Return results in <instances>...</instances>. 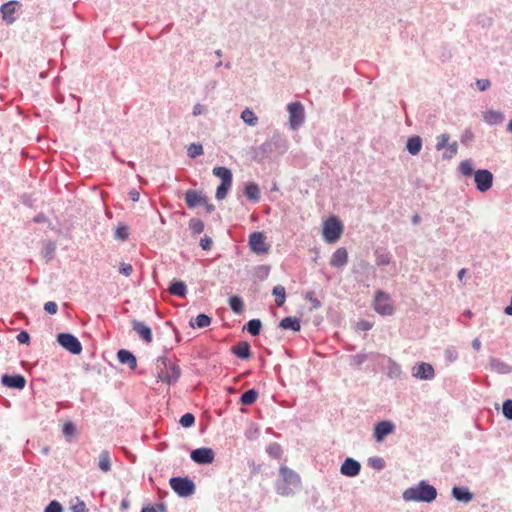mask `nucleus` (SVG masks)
<instances>
[{"mask_svg": "<svg viewBox=\"0 0 512 512\" xmlns=\"http://www.w3.org/2000/svg\"><path fill=\"white\" fill-rule=\"evenodd\" d=\"M280 479L275 484L276 492L281 496H290L301 487V478L294 470L282 466L279 469Z\"/></svg>", "mask_w": 512, "mask_h": 512, "instance_id": "f257e3e1", "label": "nucleus"}, {"mask_svg": "<svg viewBox=\"0 0 512 512\" xmlns=\"http://www.w3.org/2000/svg\"><path fill=\"white\" fill-rule=\"evenodd\" d=\"M437 490L427 481L421 480L417 485L404 490L402 498L406 502H426L431 503L437 498Z\"/></svg>", "mask_w": 512, "mask_h": 512, "instance_id": "f03ea898", "label": "nucleus"}, {"mask_svg": "<svg viewBox=\"0 0 512 512\" xmlns=\"http://www.w3.org/2000/svg\"><path fill=\"white\" fill-rule=\"evenodd\" d=\"M288 150V140L279 132H274L273 135L263 142L257 149V155L261 158H267L272 153L284 154Z\"/></svg>", "mask_w": 512, "mask_h": 512, "instance_id": "7ed1b4c3", "label": "nucleus"}, {"mask_svg": "<svg viewBox=\"0 0 512 512\" xmlns=\"http://www.w3.org/2000/svg\"><path fill=\"white\" fill-rule=\"evenodd\" d=\"M343 232V225L336 217H330L323 224V238L325 242L333 244L337 242Z\"/></svg>", "mask_w": 512, "mask_h": 512, "instance_id": "20e7f679", "label": "nucleus"}, {"mask_svg": "<svg viewBox=\"0 0 512 512\" xmlns=\"http://www.w3.org/2000/svg\"><path fill=\"white\" fill-rule=\"evenodd\" d=\"M170 486L180 497H188L195 492V484L188 477H172Z\"/></svg>", "mask_w": 512, "mask_h": 512, "instance_id": "39448f33", "label": "nucleus"}, {"mask_svg": "<svg viewBox=\"0 0 512 512\" xmlns=\"http://www.w3.org/2000/svg\"><path fill=\"white\" fill-rule=\"evenodd\" d=\"M289 112V127L292 130H297L301 127L305 120V111L303 105L296 101L289 103L287 106Z\"/></svg>", "mask_w": 512, "mask_h": 512, "instance_id": "423d86ee", "label": "nucleus"}, {"mask_svg": "<svg viewBox=\"0 0 512 512\" xmlns=\"http://www.w3.org/2000/svg\"><path fill=\"white\" fill-rule=\"evenodd\" d=\"M57 342L64 349L74 355H78L82 352V344L79 339L71 333H59L57 335Z\"/></svg>", "mask_w": 512, "mask_h": 512, "instance_id": "0eeeda50", "label": "nucleus"}, {"mask_svg": "<svg viewBox=\"0 0 512 512\" xmlns=\"http://www.w3.org/2000/svg\"><path fill=\"white\" fill-rule=\"evenodd\" d=\"M374 309L383 316H390L394 313V307L391 303L390 296L384 291H377L374 300Z\"/></svg>", "mask_w": 512, "mask_h": 512, "instance_id": "6e6552de", "label": "nucleus"}, {"mask_svg": "<svg viewBox=\"0 0 512 512\" xmlns=\"http://www.w3.org/2000/svg\"><path fill=\"white\" fill-rule=\"evenodd\" d=\"M474 181L478 191L486 192L493 185V174L487 169H479L474 173Z\"/></svg>", "mask_w": 512, "mask_h": 512, "instance_id": "1a4fd4ad", "label": "nucleus"}, {"mask_svg": "<svg viewBox=\"0 0 512 512\" xmlns=\"http://www.w3.org/2000/svg\"><path fill=\"white\" fill-rule=\"evenodd\" d=\"M190 457L195 463L206 465L211 464L214 461L215 453L211 448L201 447L192 450Z\"/></svg>", "mask_w": 512, "mask_h": 512, "instance_id": "9d476101", "label": "nucleus"}, {"mask_svg": "<svg viewBox=\"0 0 512 512\" xmlns=\"http://www.w3.org/2000/svg\"><path fill=\"white\" fill-rule=\"evenodd\" d=\"M266 238L262 232H253L249 236V246L257 254H264L268 251Z\"/></svg>", "mask_w": 512, "mask_h": 512, "instance_id": "9b49d317", "label": "nucleus"}, {"mask_svg": "<svg viewBox=\"0 0 512 512\" xmlns=\"http://www.w3.org/2000/svg\"><path fill=\"white\" fill-rule=\"evenodd\" d=\"M412 375L420 380H432L435 377V371L430 363L421 362L413 367Z\"/></svg>", "mask_w": 512, "mask_h": 512, "instance_id": "f8f14e48", "label": "nucleus"}, {"mask_svg": "<svg viewBox=\"0 0 512 512\" xmlns=\"http://www.w3.org/2000/svg\"><path fill=\"white\" fill-rule=\"evenodd\" d=\"M360 471V462L351 457H347L340 467V473L347 477H356L359 475Z\"/></svg>", "mask_w": 512, "mask_h": 512, "instance_id": "ddd939ff", "label": "nucleus"}, {"mask_svg": "<svg viewBox=\"0 0 512 512\" xmlns=\"http://www.w3.org/2000/svg\"><path fill=\"white\" fill-rule=\"evenodd\" d=\"M394 429L395 425L392 422L386 420L380 421L374 427L373 436L377 442H382Z\"/></svg>", "mask_w": 512, "mask_h": 512, "instance_id": "4468645a", "label": "nucleus"}, {"mask_svg": "<svg viewBox=\"0 0 512 512\" xmlns=\"http://www.w3.org/2000/svg\"><path fill=\"white\" fill-rule=\"evenodd\" d=\"M167 368H168L167 372L160 373L158 375V378L160 381H162L164 383L173 385L179 380V378L181 376V369H180L179 365H177L176 363L170 364Z\"/></svg>", "mask_w": 512, "mask_h": 512, "instance_id": "2eb2a0df", "label": "nucleus"}, {"mask_svg": "<svg viewBox=\"0 0 512 512\" xmlns=\"http://www.w3.org/2000/svg\"><path fill=\"white\" fill-rule=\"evenodd\" d=\"M1 383L8 388L23 389L26 385V379L20 374H4Z\"/></svg>", "mask_w": 512, "mask_h": 512, "instance_id": "dca6fc26", "label": "nucleus"}, {"mask_svg": "<svg viewBox=\"0 0 512 512\" xmlns=\"http://www.w3.org/2000/svg\"><path fill=\"white\" fill-rule=\"evenodd\" d=\"M132 329L141 337L145 342H152L153 336L149 326L139 320L131 321Z\"/></svg>", "mask_w": 512, "mask_h": 512, "instance_id": "f3484780", "label": "nucleus"}, {"mask_svg": "<svg viewBox=\"0 0 512 512\" xmlns=\"http://www.w3.org/2000/svg\"><path fill=\"white\" fill-rule=\"evenodd\" d=\"M185 202L189 208H195L198 205L206 204V197L200 191L190 189L185 193Z\"/></svg>", "mask_w": 512, "mask_h": 512, "instance_id": "a211bd4d", "label": "nucleus"}, {"mask_svg": "<svg viewBox=\"0 0 512 512\" xmlns=\"http://www.w3.org/2000/svg\"><path fill=\"white\" fill-rule=\"evenodd\" d=\"M489 369L497 374L505 375L510 374L512 372V366L505 363L504 361L490 357L489 359Z\"/></svg>", "mask_w": 512, "mask_h": 512, "instance_id": "6ab92c4d", "label": "nucleus"}, {"mask_svg": "<svg viewBox=\"0 0 512 512\" xmlns=\"http://www.w3.org/2000/svg\"><path fill=\"white\" fill-rule=\"evenodd\" d=\"M231 352L237 358L242 360L249 359L252 356L251 346L247 341H240L231 348Z\"/></svg>", "mask_w": 512, "mask_h": 512, "instance_id": "aec40b11", "label": "nucleus"}, {"mask_svg": "<svg viewBox=\"0 0 512 512\" xmlns=\"http://www.w3.org/2000/svg\"><path fill=\"white\" fill-rule=\"evenodd\" d=\"M17 5H18L17 1H9L7 3H4L1 6L0 12L2 13L3 20L7 24H12L16 20L14 14H15Z\"/></svg>", "mask_w": 512, "mask_h": 512, "instance_id": "412c9836", "label": "nucleus"}, {"mask_svg": "<svg viewBox=\"0 0 512 512\" xmlns=\"http://www.w3.org/2000/svg\"><path fill=\"white\" fill-rule=\"evenodd\" d=\"M348 262V253L344 247L338 248L330 259V265L335 268H342Z\"/></svg>", "mask_w": 512, "mask_h": 512, "instance_id": "4be33fe9", "label": "nucleus"}, {"mask_svg": "<svg viewBox=\"0 0 512 512\" xmlns=\"http://www.w3.org/2000/svg\"><path fill=\"white\" fill-rule=\"evenodd\" d=\"M451 494L455 500L462 503H469L473 499V493L467 487L454 486Z\"/></svg>", "mask_w": 512, "mask_h": 512, "instance_id": "5701e85b", "label": "nucleus"}, {"mask_svg": "<svg viewBox=\"0 0 512 512\" xmlns=\"http://www.w3.org/2000/svg\"><path fill=\"white\" fill-rule=\"evenodd\" d=\"M117 359L121 364L128 365V367L131 370H134L137 367V359H136L135 355L132 352H130L129 350L120 349L117 352Z\"/></svg>", "mask_w": 512, "mask_h": 512, "instance_id": "b1692460", "label": "nucleus"}, {"mask_svg": "<svg viewBox=\"0 0 512 512\" xmlns=\"http://www.w3.org/2000/svg\"><path fill=\"white\" fill-rule=\"evenodd\" d=\"M243 193L245 197L253 203L258 202L261 197L259 186L255 182H248L245 184Z\"/></svg>", "mask_w": 512, "mask_h": 512, "instance_id": "393cba45", "label": "nucleus"}, {"mask_svg": "<svg viewBox=\"0 0 512 512\" xmlns=\"http://www.w3.org/2000/svg\"><path fill=\"white\" fill-rule=\"evenodd\" d=\"M168 291L174 296L183 298L187 294V286L183 281L173 279L169 284Z\"/></svg>", "mask_w": 512, "mask_h": 512, "instance_id": "a878e982", "label": "nucleus"}, {"mask_svg": "<svg viewBox=\"0 0 512 512\" xmlns=\"http://www.w3.org/2000/svg\"><path fill=\"white\" fill-rule=\"evenodd\" d=\"M279 327L282 329L292 330L298 332L301 329V321L297 317L288 316L279 322Z\"/></svg>", "mask_w": 512, "mask_h": 512, "instance_id": "bb28decb", "label": "nucleus"}, {"mask_svg": "<svg viewBox=\"0 0 512 512\" xmlns=\"http://www.w3.org/2000/svg\"><path fill=\"white\" fill-rule=\"evenodd\" d=\"M212 173L214 176L218 177L221 180L220 183L232 184V181H233L232 172L227 167H223V166L214 167Z\"/></svg>", "mask_w": 512, "mask_h": 512, "instance_id": "cd10ccee", "label": "nucleus"}, {"mask_svg": "<svg viewBox=\"0 0 512 512\" xmlns=\"http://www.w3.org/2000/svg\"><path fill=\"white\" fill-rule=\"evenodd\" d=\"M386 374L390 379H398L402 375L401 366L392 358H387Z\"/></svg>", "mask_w": 512, "mask_h": 512, "instance_id": "c85d7f7f", "label": "nucleus"}, {"mask_svg": "<svg viewBox=\"0 0 512 512\" xmlns=\"http://www.w3.org/2000/svg\"><path fill=\"white\" fill-rule=\"evenodd\" d=\"M483 119L488 125L492 126L501 124L504 120V115L499 111L490 109L484 113Z\"/></svg>", "mask_w": 512, "mask_h": 512, "instance_id": "c756f323", "label": "nucleus"}, {"mask_svg": "<svg viewBox=\"0 0 512 512\" xmlns=\"http://www.w3.org/2000/svg\"><path fill=\"white\" fill-rule=\"evenodd\" d=\"M422 148V139L419 136L409 137L406 143V149L411 155H417Z\"/></svg>", "mask_w": 512, "mask_h": 512, "instance_id": "7c9ffc66", "label": "nucleus"}, {"mask_svg": "<svg viewBox=\"0 0 512 512\" xmlns=\"http://www.w3.org/2000/svg\"><path fill=\"white\" fill-rule=\"evenodd\" d=\"M98 467L101 471L107 473L111 470V457L107 450H103L99 454Z\"/></svg>", "mask_w": 512, "mask_h": 512, "instance_id": "2f4dec72", "label": "nucleus"}, {"mask_svg": "<svg viewBox=\"0 0 512 512\" xmlns=\"http://www.w3.org/2000/svg\"><path fill=\"white\" fill-rule=\"evenodd\" d=\"M212 318L204 313L198 314L190 321V325L196 328H205L211 324Z\"/></svg>", "mask_w": 512, "mask_h": 512, "instance_id": "473e14b6", "label": "nucleus"}, {"mask_svg": "<svg viewBox=\"0 0 512 512\" xmlns=\"http://www.w3.org/2000/svg\"><path fill=\"white\" fill-rule=\"evenodd\" d=\"M258 397V391L254 388L248 389L245 392L242 393L240 397V402L243 405H252L255 403Z\"/></svg>", "mask_w": 512, "mask_h": 512, "instance_id": "72a5a7b5", "label": "nucleus"}, {"mask_svg": "<svg viewBox=\"0 0 512 512\" xmlns=\"http://www.w3.org/2000/svg\"><path fill=\"white\" fill-rule=\"evenodd\" d=\"M261 328H262V322L260 321V319H251L244 326V329L248 333H250L252 336L259 335Z\"/></svg>", "mask_w": 512, "mask_h": 512, "instance_id": "f704fd0d", "label": "nucleus"}, {"mask_svg": "<svg viewBox=\"0 0 512 512\" xmlns=\"http://www.w3.org/2000/svg\"><path fill=\"white\" fill-rule=\"evenodd\" d=\"M272 294L276 297L275 303L278 307H282L286 300V291L284 286L277 285L273 288Z\"/></svg>", "mask_w": 512, "mask_h": 512, "instance_id": "c9c22d12", "label": "nucleus"}, {"mask_svg": "<svg viewBox=\"0 0 512 512\" xmlns=\"http://www.w3.org/2000/svg\"><path fill=\"white\" fill-rule=\"evenodd\" d=\"M241 119L249 126H255L258 123V117L249 108L244 109L241 112Z\"/></svg>", "mask_w": 512, "mask_h": 512, "instance_id": "e433bc0d", "label": "nucleus"}, {"mask_svg": "<svg viewBox=\"0 0 512 512\" xmlns=\"http://www.w3.org/2000/svg\"><path fill=\"white\" fill-rule=\"evenodd\" d=\"M228 303H229L231 310L234 313L240 314L243 311L244 303H243V300L239 296L234 295V296L229 297Z\"/></svg>", "mask_w": 512, "mask_h": 512, "instance_id": "4c0bfd02", "label": "nucleus"}, {"mask_svg": "<svg viewBox=\"0 0 512 512\" xmlns=\"http://www.w3.org/2000/svg\"><path fill=\"white\" fill-rule=\"evenodd\" d=\"M188 225L192 235H198L204 231V223L199 218H191Z\"/></svg>", "mask_w": 512, "mask_h": 512, "instance_id": "58836bf2", "label": "nucleus"}, {"mask_svg": "<svg viewBox=\"0 0 512 512\" xmlns=\"http://www.w3.org/2000/svg\"><path fill=\"white\" fill-rule=\"evenodd\" d=\"M266 452L270 457H272L274 459H279V458H281L283 451H282L280 444L273 442L267 446Z\"/></svg>", "mask_w": 512, "mask_h": 512, "instance_id": "ea45409f", "label": "nucleus"}, {"mask_svg": "<svg viewBox=\"0 0 512 512\" xmlns=\"http://www.w3.org/2000/svg\"><path fill=\"white\" fill-rule=\"evenodd\" d=\"M392 255L389 252L376 251V264L378 266H386L390 264Z\"/></svg>", "mask_w": 512, "mask_h": 512, "instance_id": "a19ab883", "label": "nucleus"}, {"mask_svg": "<svg viewBox=\"0 0 512 512\" xmlns=\"http://www.w3.org/2000/svg\"><path fill=\"white\" fill-rule=\"evenodd\" d=\"M187 154L190 158H196L203 154V147L200 143H192L187 148Z\"/></svg>", "mask_w": 512, "mask_h": 512, "instance_id": "79ce46f5", "label": "nucleus"}, {"mask_svg": "<svg viewBox=\"0 0 512 512\" xmlns=\"http://www.w3.org/2000/svg\"><path fill=\"white\" fill-rule=\"evenodd\" d=\"M231 186L232 184L220 183L216 189L215 198L217 200H223L226 198Z\"/></svg>", "mask_w": 512, "mask_h": 512, "instance_id": "37998d69", "label": "nucleus"}, {"mask_svg": "<svg viewBox=\"0 0 512 512\" xmlns=\"http://www.w3.org/2000/svg\"><path fill=\"white\" fill-rule=\"evenodd\" d=\"M385 460L382 458V457H370L368 459V465L373 468V469H376L378 471L382 470L385 468Z\"/></svg>", "mask_w": 512, "mask_h": 512, "instance_id": "c03bdc74", "label": "nucleus"}, {"mask_svg": "<svg viewBox=\"0 0 512 512\" xmlns=\"http://www.w3.org/2000/svg\"><path fill=\"white\" fill-rule=\"evenodd\" d=\"M195 423V416L192 413H185L181 416L179 424L184 428H189Z\"/></svg>", "mask_w": 512, "mask_h": 512, "instance_id": "a18cd8bd", "label": "nucleus"}, {"mask_svg": "<svg viewBox=\"0 0 512 512\" xmlns=\"http://www.w3.org/2000/svg\"><path fill=\"white\" fill-rule=\"evenodd\" d=\"M459 171L464 176H471L473 174V167L470 160H464L459 165Z\"/></svg>", "mask_w": 512, "mask_h": 512, "instance_id": "49530a36", "label": "nucleus"}, {"mask_svg": "<svg viewBox=\"0 0 512 512\" xmlns=\"http://www.w3.org/2000/svg\"><path fill=\"white\" fill-rule=\"evenodd\" d=\"M502 413L508 420H512V399H507L503 402Z\"/></svg>", "mask_w": 512, "mask_h": 512, "instance_id": "de8ad7c7", "label": "nucleus"}, {"mask_svg": "<svg viewBox=\"0 0 512 512\" xmlns=\"http://www.w3.org/2000/svg\"><path fill=\"white\" fill-rule=\"evenodd\" d=\"M449 138L450 136L447 133L437 136L436 150L440 151L447 147Z\"/></svg>", "mask_w": 512, "mask_h": 512, "instance_id": "09e8293b", "label": "nucleus"}, {"mask_svg": "<svg viewBox=\"0 0 512 512\" xmlns=\"http://www.w3.org/2000/svg\"><path fill=\"white\" fill-rule=\"evenodd\" d=\"M129 236L128 228L125 225L118 226L115 230V238L125 241Z\"/></svg>", "mask_w": 512, "mask_h": 512, "instance_id": "8fccbe9b", "label": "nucleus"}, {"mask_svg": "<svg viewBox=\"0 0 512 512\" xmlns=\"http://www.w3.org/2000/svg\"><path fill=\"white\" fill-rule=\"evenodd\" d=\"M368 359V355L365 353H358L351 356V365L360 366Z\"/></svg>", "mask_w": 512, "mask_h": 512, "instance_id": "3c124183", "label": "nucleus"}, {"mask_svg": "<svg viewBox=\"0 0 512 512\" xmlns=\"http://www.w3.org/2000/svg\"><path fill=\"white\" fill-rule=\"evenodd\" d=\"M444 356L448 362L452 363L458 359V352L455 348H447L444 352Z\"/></svg>", "mask_w": 512, "mask_h": 512, "instance_id": "603ef678", "label": "nucleus"}, {"mask_svg": "<svg viewBox=\"0 0 512 512\" xmlns=\"http://www.w3.org/2000/svg\"><path fill=\"white\" fill-rule=\"evenodd\" d=\"M62 432L65 436H73L76 432V426L73 422L68 421L63 425Z\"/></svg>", "mask_w": 512, "mask_h": 512, "instance_id": "864d4df0", "label": "nucleus"}, {"mask_svg": "<svg viewBox=\"0 0 512 512\" xmlns=\"http://www.w3.org/2000/svg\"><path fill=\"white\" fill-rule=\"evenodd\" d=\"M44 512H63V508L58 501L53 500L46 506Z\"/></svg>", "mask_w": 512, "mask_h": 512, "instance_id": "5fc2aeb1", "label": "nucleus"}, {"mask_svg": "<svg viewBox=\"0 0 512 512\" xmlns=\"http://www.w3.org/2000/svg\"><path fill=\"white\" fill-rule=\"evenodd\" d=\"M269 267L266 266V265H260L256 268V275L258 278H260L261 280H264L268 277L269 275Z\"/></svg>", "mask_w": 512, "mask_h": 512, "instance_id": "6e6d98bb", "label": "nucleus"}, {"mask_svg": "<svg viewBox=\"0 0 512 512\" xmlns=\"http://www.w3.org/2000/svg\"><path fill=\"white\" fill-rule=\"evenodd\" d=\"M305 298L312 304V308L318 309L321 307V302L314 296V292H307Z\"/></svg>", "mask_w": 512, "mask_h": 512, "instance_id": "4d7b16f0", "label": "nucleus"}, {"mask_svg": "<svg viewBox=\"0 0 512 512\" xmlns=\"http://www.w3.org/2000/svg\"><path fill=\"white\" fill-rule=\"evenodd\" d=\"M447 153H445L443 156L444 158H451L452 156L456 155L458 152V145L457 142H453L451 144L447 145Z\"/></svg>", "mask_w": 512, "mask_h": 512, "instance_id": "13d9d810", "label": "nucleus"}, {"mask_svg": "<svg viewBox=\"0 0 512 512\" xmlns=\"http://www.w3.org/2000/svg\"><path fill=\"white\" fill-rule=\"evenodd\" d=\"M44 310L51 314V315H54L57 313L58 311V305L56 302L54 301H48L44 304Z\"/></svg>", "mask_w": 512, "mask_h": 512, "instance_id": "bf43d9fd", "label": "nucleus"}, {"mask_svg": "<svg viewBox=\"0 0 512 512\" xmlns=\"http://www.w3.org/2000/svg\"><path fill=\"white\" fill-rule=\"evenodd\" d=\"M16 339L17 341L20 343V344H29L30 343V335L27 331L25 330H22L17 336H16Z\"/></svg>", "mask_w": 512, "mask_h": 512, "instance_id": "052dcab7", "label": "nucleus"}, {"mask_svg": "<svg viewBox=\"0 0 512 512\" xmlns=\"http://www.w3.org/2000/svg\"><path fill=\"white\" fill-rule=\"evenodd\" d=\"M119 272L120 274L128 277L132 274L133 272V267L131 264H128V263H121L120 265V268H119Z\"/></svg>", "mask_w": 512, "mask_h": 512, "instance_id": "680f3d73", "label": "nucleus"}, {"mask_svg": "<svg viewBox=\"0 0 512 512\" xmlns=\"http://www.w3.org/2000/svg\"><path fill=\"white\" fill-rule=\"evenodd\" d=\"M476 86L480 91H486L490 88L491 82L488 79H477Z\"/></svg>", "mask_w": 512, "mask_h": 512, "instance_id": "e2e57ef3", "label": "nucleus"}, {"mask_svg": "<svg viewBox=\"0 0 512 512\" xmlns=\"http://www.w3.org/2000/svg\"><path fill=\"white\" fill-rule=\"evenodd\" d=\"M199 245L203 250L208 251L212 247V239L209 236H204L200 239Z\"/></svg>", "mask_w": 512, "mask_h": 512, "instance_id": "0e129e2a", "label": "nucleus"}, {"mask_svg": "<svg viewBox=\"0 0 512 512\" xmlns=\"http://www.w3.org/2000/svg\"><path fill=\"white\" fill-rule=\"evenodd\" d=\"M73 512H88L86 505L83 501H79L76 505L72 506Z\"/></svg>", "mask_w": 512, "mask_h": 512, "instance_id": "69168bd1", "label": "nucleus"}, {"mask_svg": "<svg viewBox=\"0 0 512 512\" xmlns=\"http://www.w3.org/2000/svg\"><path fill=\"white\" fill-rule=\"evenodd\" d=\"M205 111H206L205 107L203 105L197 103L194 105L192 113L194 116H198V115L203 114Z\"/></svg>", "mask_w": 512, "mask_h": 512, "instance_id": "338daca9", "label": "nucleus"}, {"mask_svg": "<svg viewBox=\"0 0 512 512\" xmlns=\"http://www.w3.org/2000/svg\"><path fill=\"white\" fill-rule=\"evenodd\" d=\"M473 139V133L470 130H466L461 137V142L466 144L468 141Z\"/></svg>", "mask_w": 512, "mask_h": 512, "instance_id": "774afa93", "label": "nucleus"}]
</instances>
